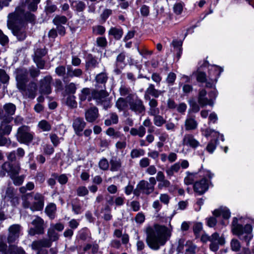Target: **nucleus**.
Returning a JSON list of instances; mask_svg holds the SVG:
<instances>
[{
    "label": "nucleus",
    "mask_w": 254,
    "mask_h": 254,
    "mask_svg": "<svg viewBox=\"0 0 254 254\" xmlns=\"http://www.w3.org/2000/svg\"><path fill=\"white\" fill-rule=\"evenodd\" d=\"M47 235L48 237V239H47L50 241L51 246H52V242L56 241L59 240L60 236L59 234L51 227L48 229Z\"/></svg>",
    "instance_id": "obj_31"
},
{
    "label": "nucleus",
    "mask_w": 254,
    "mask_h": 254,
    "mask_svg": "<svg viewBox=\"0 0 254 254\" xmlns=\"http://www.w3.org/2000/svg\"><path fill=\"white\" fill-rule=\"evenodd\" d=\"M17 86L18 89H22L23 84L28 81V72L26 69H19L17 71L16 75Z\"/></svg>",
    "instance_id": "obj_16"
},
{
    "label": "nucleus",
    "mask_w": 254,
    "mask_h": 254,
    "mask_svg": "<svg viewBox=\"0 0 254 254\" xmlns=\"http://www.w3.org/2000/svg\"><path fill=\"white\" fill-rule=\"evenodd\" d=\"M118 122V117L117 114L112 113L110 115V119H107L105 121V124L109 126L112 124H117Z\"/></svg>",
    "instance_id": "obj_43"
},
{
    "label": "nucleus",
    "mask_w": 254,
    "mask_h": 254,
    "mask_svg": "<svg viewBox=\"0 0 254 254\" xmlns=\"http://www.w3.org/2000/svg\"><path fill=\"white\" fill-rule=\"evenodd\" d=\"M222 71L223 69L220 66L215 65L211 66L209 69L208 75L209 81H207L206 87L212 88L214 86Z\"/></svg>",
    "instance_id": "obj_9"
},
{
    "label": "nucleus",
    "mask_w": 254,
    "mask_h": 254,
    "mask_svg": "<svg viewBox=\"0 0 254 254\" xmlns=\"http://www.w3.org/2000/svg\"><path fill=\"white\" fill-rule=\"evenodd\" d=\"M202 229V224L200 222H197L194 224L193 230L194 234L198 235Z\"/></svg>",
    "instance_id": "obj_56"
},
{
    "label": "nucleus",
    "mask_w": 254,
    "mask_h": 254,
    "mask_svg": "<svg viewBox=\"0 0 254 254\" xmlns=\"http://www.w3.org/2000/svg\"><path fill=\"white\" fill-rule=\"evenodd\" d=\"M207 189L208 184L207 181L204 179L196 182L193 185L194 191L199 195L204 193Z\"/></svg>",
    "instance_id": "obj_20"
},
{
    "label": "nucleus",
    "mask_w": 254,
    "mask_h": 254,
    "mask_svg": "<svg viewBox=\"0 0 254 254\" xmlns=\"http://www.w3.org/2000/svg\"><path fill=\"white\" fill-rule=\"evenodd\" d=\"M196 80L198 82L201 83H206L205 86L207 85V81H209V78L206 77V74L202 71H198L196 74Z\"/></svg>",
    "instance_id": "obj_41"
},
{
    "label": "nucleus",
    "mask_w": 254,
    "mask_h": 254,
    "mask_svg": "<svg viewBox=\"0 0 254 254\" xmlns=\"http://www.w3.org/2000/svg\"><path fill=\"white\" fill-rule=\"evenodd\" d=\"M108 96V93L104 90L98 91L95 89L84 88L81 91L79 98L81 101H84L86 99L90 101L94 99L98 104L103 105L105 108H107L109 107V102L107 98Z\"/></svg>",
    "instance_id": "obj_3"
},
{
    "label": "nucleus",
    "mask_w": 254,
    "mask_h": 254,
    "mask_svg": "<svg viewBox=\"0 0 254 254\" xmlns=\"http://www.w3.org/2000/svg\"><path fill=\"white\" fill-rule=\"evenodd\" d=\"M182 145L195 149L199 146L200 143L192 134L186 133L183 138Z\"/></svg>",
    "instance_id": "obj_14"
},
{
    "label": "nucleus",
    "mask_w": 254,
    "mask_h": 254,
    "mask_svg": "<svg viewBox=\"0 0 254 254\" xmlns=\"http://www.w3.org/2000/svg\"><path fill=\"white\" fill-rule=\"evenodd\" d=\"M98 117V110L96 107H92L85 112V119L88 122H93Z\"/></svg>",
    "instance_id": "obj_23"
},
{
    "label": "nucleus",
    "mask_w": 254,
    "mask_h": 254,
    "mask_svg": "<svg viewBox=\"0 0 254 254\" xmlns=\"http://www.w3.org/2000/svg\"><path fill=\"white\" fill-rule=\"evenodd\" d=\"M9 254H26L25 251L21 247L15 245H10L8 249Z\"/></svg>",
    "instance_id": "obj_36"
},
{
    "label": "nucleus",
    "mask_w": 254,
    "mask_h": 254,
    "mask_svg": "<svg viewBox=\"0 0 254 254\" xmlns=\"http://www.w3.org/2000/svg\"><path fill=\"white\" fill-rule=\"evenodd\" d=\"M112 14V10L110 9H105L100 15L101 18L105 21L107 18Z\"/></svg>",
    "instance_id": "obj_54"
},
{
    "label": "nucleus",
    "mask_w": 254,
    "mask_h": 254,
    "mask_svg": "<svg viewBox=\"0 0 254 254\" xmlns=\"http://www.w3.org/2000/svg\"><path fill=\"white\" fill-rule=\"evenodd\" d=\"M11 117H5L2 118V121L0 126V135L9 134L11 131L12 127L8 123L11 122L12 120Z\"/></svg>",
    "instance_id": "obj_17"
},
{
    "label": "nucleus",
    "mask_w": 254,
    "mask_h": 254,
    "mask_svg": "<svg viewBox=\"0 0 254 254\" xmlns=\"http://www.w3.org/2000/svg\"><path fill=\"white\" fill-rule=\"evenodd\" d=\"M21 226L19 224H13L8 228L7 242L8 243L14 242L19 237Z\"/></svg>",
    "instance_id": "obj_13"
},
{
    "label": "nucleus",
    "mask_w": 254,
    "mask_h": 254,
    "mask_svg": "<svg viewBox=\"0 0 254 254\" xmlns=\"http://www.w3.org/2000/svg\"><path fill=\"white\" fill-rule=\"evenodd\" d=\"M184 4L182 2L175 3L173 6V10L175 14L180 15L182 13Z\"/></svg>",
    "instance_id": "obj_49"
},
{
    "label": "nucleus",
    "mask_w": 254,
    "mask_h": 254,
    "mask_svg": "<svg viewBox=\"0 0 254 254\" xmlns=\"http://www.w3.org/2000/svg\"><path fill=\"white\" fill-rule=\"evenodd\" d=\"M31 224L34 226L28 231V234L30 236H34L36 234H43L44 233V221L39 216H35L32 220Z\"/></svg>",
    "instance_id": "obj_10"
},
{
    "label": "nucleus",
    "mask_w": 254,
    "mask_h": 254,
    "mask_svg": "<svg viewBox=\"0 0 254 254\" xmlns=\"http://www.w3.org/2000/svg\"><path fill=\"white\" fill-rule=\"evenodd\" d=\"M83 73L82 70L80 68H74L73 69L71 65L67 66V77H80Z\"/></svg>",
    "instance_id": "obj_26"
},
{
    "label": "nucleus",
    "mask_w": 254,
    "mask_h": 254,
    "mask_svg": "<svg viewBox=\"0 0 254 254\" xmlns=\"http://www.w3.org/2000/svg\"><path fill=\"white\" fill-rule=\"evenodd\" d=\"M34 60L38 68L41 69H43L44 68L45 65V62L41 59V58L35 57Z\"/></svg>",
    "instance_id": "obj_64"
},
{
    "label": "nucleus",
    "mask_w": 254,
    "mask_h": 254,
    "mask_svg": "<svg viewBox=\"0 0 254 254\" xmlns=\"http://www.w3.org/2000/svg\"><path fill=\"white\" fill-rule=\"evenodd\" d=\"M24 7L25 5H23L19 6L16 8L14 13L9 14L8 16L7 26L8 28L12 29L13 34L19 40H23L25 38V31L23 29L15 27L14 24L21 23L24 20L32 22L35 19L34 14L28 12H24Z\"/></svg>",
    "instance_id": "obj_2"
},
{
    "label": "nucleus",
    "mask_w": 254,
    "mask_h": 254,
    "mask_svg": "<svg viewBox=\"0 0 254 254\" xmlns=\"http://www.w3.org/2000/svg\"><path fill=\"white\" fill-rule=\"evenodd\" d=\"M94 32L97 35H102L105 32V28L103 26L98 25L93 28Z\"/></svg>",
    "instance_id": "obj_61"
},
{
    "label": "nucleus",
    "mask_w": 254,
    "mask_h": 254,
    "mask_svg": "<svg viewBox=\"0 0 254 254\" xmlns=\"http://www.w3.org/2000/svg\"><path fill=\"white\" fill-rule=\"evenodd\" d=\"M156 184V181L154 177H150L149 179V182L141 180L133 190V193L136 196H139L141 193L149 195L154 191Z\"/></svg>",
    "instance_id": "obj_6"
},
{
    "label": "nucleus",
    "mask_w": 254,
    "mask_h": 254,
    "mask_svg": "<svg viewBox=\"0 0 254 254\" xmlns=\"http://www.w3.org/2000/svg\"><path fill=\"white\" fill-rule=\"evenodd\" d=\"M45 212L51 219H54L55 217L56 212V204L52 203L48 204L45 208Z\"/></svg>",
    "instance_id": "obj_32"
},
{
    "label": "nucleus",
    "mask_w": 254,
    "mask_h": 254,
    "mask_svg": "<svg viewBox=\"0 0 254 254\" xmlns=\"http://www.w3.org/2000/svg\"><path fill=\"white\" fill-rule=\"evenodd\" d=\"M52 77L47 76L42 79L40 81L39 92L43 95H49L51 93Z\"/></svg>",
    "instance_id": "obj_11"
},
{
    "label": "nucleus",
    "mask_w": 254,
    "mask_h": 254,
    "mask_svg": "<svg viewBox=\"0 0 254 254\" xmlns=\"http://www.w3.org/2000/svg\"><path fill=\"white\" fill-rule=\"evenodd\" d=\"M34 135L30 127L22 126L18 128L16 136L19 142L28 145L33 140Z\"/></svg>",
    "instance_id": "obj_7"
},
{
    "label": "nucleus",
    "mask_w": 254,
    "mask_h": 254,
    "mask_svg": "<svg viewBox=\"0 0 254 254\" xmlns=\"http://www.w3.org/2000/svg\"><path fill=\"white\" fill-rule=\"evenodd\" d=\"M130 91V89L125 85H122L120 88V92L122 96H126L129 94Z\"/></svg>",
    "instance_id": "obj_63"
},
{
    "label": "nucleus",
    "mask_w": 254,
    "mask_h": 254,
    "mask_svg": "<svg viewBox=\"0 0 254 254\" xmlns=\"http://www.w3.org/2000/svg\"><path fill=\"white\" fill-rule=\"evenodd\" d=\"M187 176L184 178V183L187 185H189L193 182L195 178L196 173L186 172Z\"/></svg>",
    "instance_id": "obj_40"
},
{
    "label": "nucleus",
    "mask_w": 254,
    "mask_h": 254,
    "mask_svg": "<svg viewBox=\"0 0 254 254\" xmlns=\"http://www.w3.org/2000/svg\"><path fill=\"white\" fill-rule=\"evenodd\" d=\"M78 237L82 240L85 241L89 237V232L86 228H83L78 232Z\"/></svg>",
    "instance_id": "obj_44"
},
{
    "label": "nucleus",
    "mask_w": 254,
    "mask_h": 254,
    "mask_svg": "<svg viewBox=\"0 0 254 254\" xmlns=\"http://www.w3.org/2000/svg\"><path fill=\"white\" fill-rule=\"evenodd\" d=\"M180 169V163L177 162L166 170V173L168 177L170 179L174 176V174L178 173Z\"/></svg>",
    "instance_id": "obj_28"
},
{
    "label": "nucleus",
    "mask_w": 254,
    "mask_h": 254,
    "mask_svg": "<svg viewBox=\"0 0 254 254\" xmlns=\"http://www.w3.org/2000/svg\"><path fill=\"white\" fill-rule=\"evenodd\" d=\"M41 0H26V3L27 8L30 11H35L37 9L38 4L40 3Z\"/></svg>",
    "instance_id": "obj_35"
},
{
    "label": "nucleus",
    "mask_w": 254,
    "mask_h": 254,
    "mask_svg": "<svg viewBox=\"0 0 254 254\" xmlns=\"http://www.w3.org/2000/svg\"><path fill=\"white\" fill-rule=\"evenodd\" d=\"M85 126L86 123L82 118H76L73 121L72 127L75 133L78 136L82 135V132Z\"/></svg>",
    "instance_id": "obj_18"
},
{
    "label": "nucleus",
    "mask_w": 254,
    "mask_h": 254,
    "mask_svg": "<svg viewBox=\"0 0 254 254\" xmlns=\"http://www.w3.org/2000/svg\"><path fill=\"white\" fill-rule=\"evenodd\" d=\"M166 120L163 116L159 115V114L154 116L153 123L156 126L161 127L166 124Z\"/></svg>",
    "instance_id": "obj_38"
},
{
    "label": "nucleus",
    "mask_w": 254,
    "mask_h": 254,
    "mask_svg": "<svg viewBox=\"0 0 254 254\" xmlns=\"http://www.w3.org/2000/svg\"><path fill=\"white\" fill-rule=\"evenodd\" d=\"M99 167L102 170H107L109 169V164L106 158L102 159L99 162Z\"/></svg>",
    "instance_id": "obj_52"
},
{
    "label": "nucleus",
    "mask_w": 254,
    "mask_h": 254,
    "mask_svg": "<svg viewBox=\"0 0 254 254\" xmlns=\"http://www.w3.org/2000/svg\"><path fill=\"white\" fill-rule=\"evenodd\" d=\"M34 201L30 206V209L32 211L42 210L44 205V196L40 193H36L34 195Z\"/></svg>",
    "instance_id": "obj_15"
},
{
    "label": "nucleus",
    "mask_w": 254,
    "mask_h": 254,
    "mask_svg": "<svg viewBox=\"0 0 254 254\" xmlns=\"http://www.w3.org/2000/svg\"><path fill=\"white\" fill-rule=\"evenodd\" d=\"M51 142L55 146H57L60 143V138L55 133H52L50 134Z\"/></svg>",
    "instance_id": "obj_55"
},
{
    "label": "nucleus",
    "mask_w": 254,
    "mask_h": 254,
    "mask_svg": "<svg viewBox=\"0 0 254 254\" xmlns=\"http://www.w3.org/2000/svg\"><path fill=\"white\" fill-rule=\"evenodd\" d=\"M146 242L152 250H158L164 246L171 235L170 229L164 225L154 224L145 228Z\"/></svg>",
    "instance_id": "obj_1"
},
{
    "label": "nucleus",
    "mask_w": 254,
    "mask_h": 254,
    "mask_svg": "<svg viewBox=\"0 0 254 254\" xmlns=\"http://www.w3.org/2000/svg\"><path fill=\"white\" fill-rule=\"evenodd\" d=\"M207 92L205 89L199 90L198 97V102L202 107L209 105L213 106L214 102L212 99L206 97Z\"/></svg>",
    "instance_id": "obj_19"
},
{
    "label": "nucleus",
    "mask_w": 254,
    "mask_h": 254,
    "mask_svg": "<svg viewBox=\"0 0 254 254\" xmlns=\"http://www.w3.org/2000/svg\"><path fill=\"white\" fill-rule=\"evenodd\" d=\"M38 127L43 131H49L51 129V124L45 120L39 122Z\"/></svg>",
    "instance_id": "obj_37"
},
{
    "label": "nucleus",
    "mask_w": 254,
    "mask_h": 254,
    "mask_svg": "<svg viewBox=\"0 0 254 254\" xmlns=\"http://www.w3.org/2000/svg\"><path fill=\"white\" fill-rule=\"evenodd\" d=\"M203 134L206 137L208 136H212L213 137L217 138L220 135L219 133L213 130L211 128H208L203 131Z\"/></svg>",
    "instance_id": "obj_47"
},
{
    "label": "nucleus",
    "mask_w": 254,
    "mask_h": 254,
    "mask_svg": "<svg viewBox=\"0 0 254 254\" xmlns=\"http://www.w3.org/2000/svg\"><path fill=\"white\" fill-rule=\"evenodd\" d=\"M127 102L129 109L136 114L144 112L145 108L142 101L136 96L129 95L127 97Z\"/></svg>",
    "instance_id": "obj_8"
},
{
    "label": "nucleus",
    "mask_w": 254,
    "mask_h": 254,
    "mask_svg": "<svg viewBox=\"0 0 254 254\" xmlns=\"http://www.w3.org/2000/svg\"><path fill=\"white\" fill-rule=\"evenodd\" d=\"M51 247L50 241L47 238H44L38 241H34L32 242L31 247L33 250L39 251L42 248H49Z\"/></svg>",
    "instance_id": "obj_21"
},
{
    "label": "nucleus",
    "mask_w": 254,
    "mask_h": 254,
    "mask_svg": "<svg viewBox=\"0 0 254 254\" xmlns=\"http://www.w3.org/2000/svg\"><path fill=\"white\" fill-rule=\"evenodd\" d=\"M110 170L112 172L119 171L122 167V161L120 159L113 157L110 161Z\"/></svg>",
    "instance_id": "obj_25"
},
{
    "label": "nucleus",
    "mask_w": 254,
    "mask_h": 254,
    "mask_svg": "<svg viewBox=\"0 0 254 254\" xmlns=\"http://www.w3.org/2000/svg\"><path fill=\"white\" fill-rule=\"evenodd\" d=\"M108 32L110 35H112L116 40H120L123 35V29L115 27H111Z\"/></svg>",
    "instance_id": "obj_29"
},
{
    "label": "nucleus",
    "mask_w": 254,
    "mask_h": 254,
    "mask_svg": "<svg viewBox=\"0 0 254 254\" xmlns=\"http://www.w3.org/2000/svg\"><path fill=\"white\" fill-rule=\"evenodd\" d=\"M213 214L215 216L222 215L225 219H228L230 217V212L226 207H220L218 209L214 210L213 212Z\"/></svg>",
    "instance_id": "obj_27"
},
{
    "label": "nucleus",
    "mask_w": 254,
    "mask_h": 254,
    "mask_svg": "<svg viewBox=\"0 0 254 254\" xmlns=\"http://www.w3.org/2000/svg\"><path fill=\"white\" fill-rule=\"evenodd\" d=\"M22 94L28 98L34 99L36 96L37 91V85L35 82H32L27 86L23 84L22 89H18Z\"/></svg>",
    "instance_id": "obj_12"
},
{
    "label": "nucleus",
    "mask_w": 254,
    "mask_h": 254,
    "mask_svg": "<svg viewBox=\"0 0 254 254\" xmlns=\"http://www.w3.org/2000/svg\"><path fill=\"white\" fill-rule=\"evenodd\" d=\"M217 139L211 140L206 147V150L210 153H212L216 149Z\"/></svg>",
    "instance_id": "obj_51"
},
{
    "label": "nucleus",
    "mask_w": 254,
    "mask_h": 254,
    "mask_svg": "<svg viewBox=\"0 0 254 254\" xmlns=\"http://www.w3.org/2000/svg\"><path fill=\"white\" fill-rule=\"evenodd\" d=\"M75 97L73 95H70L67 97L66 99V104L71 107H75L77 105V103L75 101Z\"/></svg>",
    "instance_id": "obj_53"
},
{
    "label": "nucleus",
    "mask_w": 254,
    "mask_h": 254,
    "mask_svg": "<svg viewBox=\"0 0 254 254\" xmlns=\"http://www.w3.org/2000/svg\"><path fill=\"white\" fill-rule=\"evenodd\" d=\"M170 186V182L166 179L160 181L158 185V187L159 189H162L163 188H169Z\"/></svg>",
    "instance_id": "obj_57"
},
{
    "label": "nucleus",
    "mask_w": 254,
    "mask_h": 254,
    "mask_svg": "<svg viewBox=\"0 0 254 254\" xmlns=\"http://www.w3.org/2000/svg\"><path fill=\"white\" fill-rule=\"evenodd\" d=\"M76 194L79 196H84L88 194L89 191L85 186H79L76 190Z\"/></svg>",
    "instance_id": "obj_48"
},
{
    "label": "nucleus",
    "mask_w": 254,
    "mask_h": 254,
    "mask_svg": "<svg viewBox=\"0 0 254 254\" xmlns=\"http://www.w3.org/2000/svg\"><path fill=\"white\" fill-rule=\"evenodd\" d=\"M67 21V18L64 16L57 15L53 19V22L56 25L64 24Z\"/></svg>",
    "instance_id": "obj_45"
},
{
    "label": "nucleus",
    "mask_w": 254,
    "mask_h": 254,
    "mask_svg": "<svg viewBox=\"0 0 254 254\" xmlns=\"http://www.w3.org/2000/svg\"><path fill=\"white\" fill-rule=\"evenodd\" d=\"M162 94V91L155 88V86L149 84L145 92V99H150V95L154 98H158Z\"/></svg>",
    "instance_id": "obj_22"
},
{
    "label": "nucleus",
    "mask_w": 254,
    "mask_h": 254,
    "mask_svg": "<svg viewBox=\"0 0 254 254\" xmlns=\"http://www.w3.org/2000/svg\"><path fill=\"white\" fill-rule=\"evenodd\" d=\"M198 124L194 118L188 117L185 122V127L186 130H191L195 129L197 127Z\"/></svg>",
    "instance_id": "obj_24"
},
{
    "label": "nucleus",
    "mask_w": 254,
    "mask_h": 254,
    "mask_svg": "<svg viewBox=\"0 0 254 254\" xmlns=\"http://www.w3.org/2000/svg\"><path fill=\"white\" fill-rule=\"evenodd\" d=\"M145 151L143 149H133L130 152V157L131 158H138L143 156Z\"/></svg>",
    "instance_id": "obj_46"
},
{
    "label": "nucleus",
    "mask_w": 254,
    "mask_h": 254,
    "mask_svg": "<svg viewBox=\"0 0 254 254\" xmlns=\"http://www.w3.org/2000/svg\"><path fill=\"white\" fill-rule=\"evenodd\" d=\"M210 242H217L219 243L220 245H222L225 243V240L222 237H220L217 233H214L210 236Z\"/></svg>",
    "instance_id": "obj_42"
},
{
    "label": "nucleus",
    "mask_w": 254,
    "mask_h": 254,
    "mask_svg": "<svg viewBox=\"0 0 254 254\" xmlns=\"http://www.w3.org/2000/svg\"><path fill=\"white\" fill-rule=\"evenodd\" d=\"M95 79L98 84H101L104 85L107 81L108 76L106 73L103 72L97 74Z\"/></svg>",
    "instance_id": "obj_39"
},
{
    "label": "nucleus",
    "mask_w": 254,
    "mask_h": 254,
    "mask_svg": "<svg viewBox=\"0 0 254 254\" xmlns=\"http://www.w3.org/2000/svg\"><path fill=\"white\" fill-rule=\"evenodd\" d=\"M159 199L164 204L168 205L170 201V197L166 193H162L160 194Z\"/></svg>",
    "instance_id": "obj_59"
},
{
    "label": "nucleus",
    "mask_w": 254,
    "mask_h": 254,
    "mask_svg": "<svg viewBox=\"0 0 254 254\" xmlns=\"http://www.w3.org/2000/svg\"><path fill=\"white\" fill-rule=\"evenodd\" d=\"M252 227L250 224H247L244 227L238 223V219L236 218L233 219L232 224V230L233 233L238 236L244 235L243 240L247 242V246L250 241L253 238Z\"/></svg>",
    "instance_id": "obj_4"
},
{
    "label": "nucleus",
    "mask_w": 254,
    "mask_h": 254,
    "mask_svg": "<svg viewBox=\"0 0 254 254\" xmlns=\"http://www.w3.org/2000/svg\"><path fill=\"white\" fill-rule=\"evenodd\" d=\"M71 6L74 10L77 12H82L85 8L86 5L83 1L76 0L72 2Z\"/></svg>",
    "instance_id": "obj_33"
},
{
    "label": "nucleus",
    "mask_w": 254,
    "mask_h": 254,
    "mask_svg": "<svg viewBox=\"0 0 254 254\" xmlns=\"http://www.w3.org/2000/svg\"><path fill=\"white\" fill-rule=\"evenodd\" d=\"M116 106L120 111L125 110L128 106L127 102V97L126 99L123 98L118 99L116 102Z\"/></svg>",
    "instance_id": "obj_34"
},
{
    "label": "nucleus",
    "mask_w": 254,
    "mask_h": 254,
    "mask_svg": "<svg viewBox=\"0 0 254 254\" xmlns=\"http://www.w3.org/2000/svg\"><path fill=\"white\" fill-rule=\"evenodd\" d=\"M50 227H51L55 231L57 230L59 232L62 231L64 229V225L61 223H57L56 224L51 223Z\"/></svg>",
    "instance_id": "obj_60"
},
{
    "label": "nucleus",
    "mask_w": 254,
    "mask_h": 254,
    "mask_svg": "<svg viewBox=\"0 0 254 254\" xmlns=\"http://www.w3.org/2000/svg\"><path fill=\"white\" fill-rule=\"evenodd\" d=\"M56 73L60 76H64L65 74V67L63 65L58 66L55 70Z\"/></svg>",
    "instance_id": "obj_62"
},
{
    "label": "nucleus",
    "mask_w": 254,
    "mask_h": 254,
    "mask_svg": "<svg viewBox=\"0 0 254 254\" xmlns=\"http://www.w3.org/2000/svg\"><path fill=\"white\" fill-rule=\"evenodd\" d=\"M2 169L9 174L14 185L19 186L22 184L24 181V177L23 176H17L19 174L20 169L18 164L12 165L9 162H5L2 166Z\"/></svg>",
    "instance_id": "obj_5"
},
{
    "label": "nucleus",
    "mask_w": 254,
    "mask_h": 254,
    "mask_svg": "<svg viewBox=\"0 0 254 254\" xmlns=\"http://www.w3.org/2000/svg\"><path fill=\"white\" fill-rule=\"evenodd\" d=\"M3 110L5 114L7 115V116H4L5 117H11L15 113L16 106L11 103H6L3 106Z\"/></svg>",
    "instance_id": "obj_30"
},
{
    "label": "nucleus",
    "mask_w": 254,
    "mask_h": 254,
    "mask_svg": "<svg viewBox=\"0 0 254 254\" xmlns=\"http://www.w3.org/2000/svg\"><path fill=\"white\" fill-rule=\"evenodd\" d=\"M231 247L233 251L238 252L241 248L240 243L238 240L233 239L231 242Z\"/></svg>",
    "instance_id": "obj_50"
},
{
    "label": "nucleus",
    "mask_w": 254,
    "mask_h": 254,
    "mask_svg": "<svg viewBox=\"0 0 254 254\" xmlns=\"http://www.w3.org/2000/svg\"><path fill=\"white\" fill-rule=\"evenodd\" d=\"M57 9L56 5L48 3L45 7V11L47 14H50L55 12Z\"/></svg>",
    "instance_id": "obj_58"
}]
</instances>
